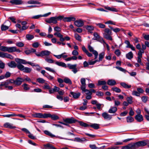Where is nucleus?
<instances>
[{
  "mask_svg": "<svg viewBox=\"0 0 149 149\" xmlns=\"http://www.w3.org/2000/svg\"><path fill=\"white\" fill-rule=\"evenodd\" d=\"M116 68L118 70L123 72H126V70L125 69L121 67L116 66Z\"/></svg>",
  "mask_w": 149,
  "mask_h": 149,
  "instance_id": "obj_61",
  "label": "nucleus"
},
{
  "mask_svg": "<svg viewBox=\"0 0 149 149\" xmlns=\"http://www.w3.org/2000/svg\"><path fill=\"white\" fill-rule=\"evenodd\" d=\"M128 144L130 149H137L139 147H143L146 145L147 143L145 141H141L136 143H131Z\"/></svg>",
  "mask_w": 149,
  "mask_h": 149,
  "instance_id": "obj_1",
  "label": "nucleus"
},
{
  "mask_svg": "<svg viewBox=\"0 0 149 149\" xmlns=\"http://www.w3.org/2000/svg\"><path fill=\"white\" fill-rule=\"evenodd\" d=\"M40 44L37 42H35L32 44V46L35 48H37L39 47Z\"/></svg>",
  "mask_w": 149,
  "mask_h": 149,
  "instance_id": "obj_46",
  "label": "nucleus"
},
{
  "mask_svg": "<svg viewBox=\"0 0 149 149\" xmlns=\"http://www.w3.org/2000/svg\"><path fill=\"white\" fill-rule=\"evenodd\" d=\"M126 58L129 59H130L133 57V54L131 52H130L126 54Z\"/></svg>",
  "mask_w": 149,
  "mask_h": 149,
  "instance_id": "obj_33",
  "label": "nucleus"
},
{
  "mask_svg": "<svg viewBox=\"0 0 149 149\" xmlns=\"http://www.w3.org/2000/svg\"><path fill=\"white\" fill-rule=\"evenodd\" d=\"M104 33L103 34H111V32L109 29L106 28L104 30Z\"/></svg>",
  "mask_w": 149,
  "mask_h": 149,
  "instance_id": "obj_47",
  "label": "nucleus"
},
{
  "mask_svg": "<svg viewBox=\"0 0 149 149\" xmlns=\"http://www.w3.org/2000/svg\"><path fill=\"white\" fill-rule=\"evenodd\" d=\"M64 82L66 84H71L72 82L71 80L69 78L66 77L64 79Z\"/></svg>",
  "mask_w": 149,
  "mask_h": 149,
  "instance_id": "obj_32",
  "label": "nucleus"
},
{
  "mask_svg": "<svg viewBox=\"0 0 149 149\" xmlns=\"http://www.w3.org/2000/svg\"><path fill=\"white\" fill-rule=\"evenodd\" d=\"M8 66L11 68H15L17 67V65L16 63L13 61H11L10 62L8 63Z\"/></svg>",
  "mask_w": 149,
  "mask_h": 149,
  "instance_id": "obj_18",
  "label": "nucleus"
},
{
  "mask_svg": "<svg viewBox=\"0 0 149 149\" xmlns=\"http://www.w3.org/2000/svg\"><path fill=\"white\" fill-rule=\"evenodd\" d=\"M107 84L110 86H113L116 84V82L114 79H109L107 82Z\"/></svg>",
  "mask_w": 149,
  "mask_h": 149,
  "instance_id": "obj_20",
  "label": "nucleus"
},
{
  "mask_svg": "<svg viewBox=\"0 0 149 149\" xmlns=\"http://www.w3.org/2000/svg\"><path fill=\"white\" fill-rule=\"evenodd\" d=\"M37 81L40 84L45 83V80L41 78H38L37 79Z\"/></svg>",
  "mask_w": 149,
  "mask_h": 149,
  "instance_id": "obj_41",
  "label": "nucleus"
},
{
  "mask_svg": "<svg viewBox=\"0 0 149 149\" xmlns=\"http://www.w3.org/2000/svg\"><path fill=\"white\" fill-rule=\"evenodd\" d=\"M89 147L91 149H97L98 148L95 144H90L89 145Z\"/></svg>",
  "mask_w": 149,
  "mask_h": 149,
  "instance_id": "obj_64",
  "label": "nucleus"
},
{
  "mask_svg": "<svg viewBox=\"0 0 149 149\" xmlns=\"http://www.w3.org/2000/svg\"><path fill=\"white\" fill-rule=\"evenodd\" d=\"M70 94L72 95L73 97L75 99L78 98L80 95V93H75L71 92Z\"/></svg>",
  "mask_w": 149,
  "mask_h": 149,
  "instance_id": "obj_22",
  "label": "nucleus"
},
{
  "mask_svg": "<svg viewBox=\"0 0 149 149\" xmlns=\"http://www.w3.org/2000/svg\"><path fill=\"white\" fill-rule=\"evenodd\" d=\"M55 64L59 66L63 67L66 68L67 67L66 64L65 63L62 62L56 61L55 62Z\"/></svg>",
  "mask_w": 149,
  "mask_h": 149,
  "instance_id": "obj_27",
  "label": "nucleus"
},
{
  "mask_svg": "<svg viewBox=\"0 0 149 149\" xmlns=\"http://www.w3.org/2000/svg\"><path fill=\"white\" fill-rule=\"evenodd\" d=\"M51 54V52L47 50L42 51L41 52V54L42 55V57H43V56H47Z\"/></svg>",
  "mask_w": 149,
  "mask_h": 149,
  "instance_id": "obj_19",
  "label": "nucleus"
},
{
  "mask_svg": "<svg viewBox=\"0 0 149 149\" xmlns=\"http://www.w3.org/2000/svg\"><path fill=\"white\" fill-rule=\"evenodd\" d=\"M104 52H102L99 54V61H101L102 60L103 58H104Z\"/></svg>",
  "mask_w": 149,
  "mask_h": 149,
  "instance_id": "obj_37",
  "label": "nucleus"
},
{
  "mask_svg": "<svg viewBox=\"0 0 149 149\" xmlns=\"http://www.w3.org/2000/svg\"><path fill=\"white\" fill-rule=\"evenodd\" d=\"M45 147L47 148V149H56L51 144L48 143L45 146Z\"/></svg>",
  "mask_w": 149,
  "mask_h": 149,
  "instance_id": "obj_42",
  "label": "nucleus"
},
{
  "mask_svg": "<svg viewBox=\"0 0 149 149\" xmlns=\"http://www.w3.org/2000/svg\"><path fill=\"white\" fill-rule=\"evenodd\" d=\"M96 40H97V41H99V42H101V43H102L103 44H106L105 42L103 40V38L100 36L99 38L97 39Z\"/></svg>",
  "mask_w": 149,
  "mask_h": 149,
  "instance_id": "obj_55",
  "label": "nucleus"
},
{
  "mask_svg": "<svg viewBox=\"0 0 149 149\" xmlns=\"http://www.w3.org/2000/svg\"><path fill=\"white\" fill-rule=\"evenodd\" d=\"M127 121V123H132L134 121V119L131 116H128L126 118Z\"/></svg>",
  "mask_w": 149,
  "mask_h": 149,
  "instance_id": "obj_35",
  "label": "nucleus"
},
{
  "mask_svg": "<svg viewBox=\"0 0 149 149\" xmlns=\"http://www.w3.org/2000/svg\"><path fill=\"white\" fill-rule=\"evenodd\" d=\"M132 94L133 95L139 97L140 96L139 93L138 91H134L132 92Z\"/></svg>",
  "mask_w": 149,
  "mask_h": 149,
  "instance_id": "obj_48",
  "label": "nucleus"
},
{
  "mask_svg": "<svg viewBox=\"0 0 149 149\" xmlns=\"http://www.w3.org/2000/svg\"><path fill=\"white\" fill-rule=\"evenodd\" d=\"M120 84L123 88L126 89L130 88L131 87V85H128L124 82L120 83Z\"/></svg>",
  "mask_w": 149,
  "mask_h": 149,
  "instance_id": "obj_24",
  "label": "nucleus"
},
{
  "mask_svg": "<svg viewBox=\"0 0 149 149\" xmlns=\"http://www.w3.org/2000/svg\"><path fill=\"white\" fill-rule=\"evenodd\" d=\"M16 45L17 46L19 47H22L24 46L23 43L20 42H17L16 43Z\"/></svg>",
  "mask_w": 149,
  "mask_h": 149,
  "instance_id": "obj_56",
  "label": "nucleus"
},
{
  "mask_svg": "<svg viewBox=\"0 0 149 149\" xmlns=\"http://www.w3.org/2000/svg\"><path fill=\"white\" fill-rule=\"evenodd\" d=\"M106 84V82L105 81L99 80L98 81L97 85L100 86L105 85Z\"/></svg>",
  "mask_w": 149,
  "mask_h": 149,
  "instance_id": "obj_44",
  "label": "nucleus"
},
{
  "mask_svg": "<svg viewBox=\"0 0 149 149\" xmlns=\"http://www.w3.org/2000/svg\"><path fill=\"white\" fill-rule=\"evenodd\" d=\"M77 57L75 56H74L68 58L65 60L66 61H69L71 60H76L77 59Z\"/></svg>",
  "mask_w": 149,
  "mask_h": 149,
  "instance_id": "obj_28",
  "label": "nucleus"
},
{
  "mask_svg": "<svg viewBox=\"0 0 149 149\" xmlns=\"http://www.w3.org/2000/svg\"><path fill=\"white\" fill-rule=\"evenodd\" d=\"M26 38L28 40H31L34 38L33 35L31 34H27L26 35Z\"/></svg>",
  "mask_w": 149,
  "mask_h": 149,
  "instance_id": "obj_45",
  "label": "nucleus"
},
{
  "mask_svg": "<svg viewBox=\"0 0 149 149\" xmlns=\"http://www.w3.org/2000/svg\"><path fill=\"white\" fill-rule=\"evenodd\" d=\"M96 25L101 28H104L106 26L104 24L101 23H96Z\"/></svg>",
  "mask_w": 149,
  "mask_h": 149,
  "instance_id": "obj_51",
  "label": "nucleus"
},
{
  "mask_svg": "<svg viewBox=\"0 0 149 149\" xmlns=\"http://www.w3.org/2000/svg\"><path fill=\"white\" fill-rule=\"evenodd\" d=\"M135 118L138 122H141L143 120V116L141 114H137L135 116Z\"/></svg>",
  "mask_w": 149,
  "mask_h": 149,
  "instance_id": "obj_15",
  "label": "nucleus"
},
{
  "mask_svg": "<svg viewBox=\"0 0 149 149\" xmlns=\"http://www.w3.org/2000/svg\"><path fill=\"white\" fill-rule=\"evenodd\" d=\"M45 61L49 63H54V61L51 59L46 58L45 59Z\"/></svg>",
  "mask_w": 149,
  "mask_h": 149,
  "instance_id": "obj_62",
  "label": "nucleus"
},
{
  "mask_svg": "<svg viewBox=\"0 0 149 149\" xmlns=\"http://www.w3.org/2000/svg\"><path fill=\"white\" fill-rule=\"evenodd\" d=\"M54 30L56 32H60L61 29L60 27L58 26H56L54 28Z\"/></svg>",
  "mask_w": 149,
  "mask_h": 149,
  "instance_id": "obj_59",
  "label": "nucleus"
},
{
  "mask_svg": "<svg viewBox=\"0 0 149 149\" xmlns=\"http://www.w3.org/2000/svg\"><path fill=\"white\" fill-rule=\"evenodd\" d=\"M117 109L116 107H113L111 108L109 110V112L110 113H114L117 111Z\"/></svg>",
  "mask_w": 149,
  "mask_h": 149,
  "instance_id": "obj_34",
  "label": "nucleus"
},
{
  "mask_svg": "<svg viewBox=\"0 0 149 149\" xmlns=\"http://www.w3.org/2000/svg\"><path fill=\"white\" fill-rule=\"evenodd\" d=\"M3 126L5 128L10 129H14L16 127H15L13 126L12 124L9 123H5L4 124Z\"/></svg>",
  "mask_w": 149,
  "mask_h": 149,
  "instance_id": "obj_21",
  "label": "nucleus"
},
{
  "mask_svg": "<svg viewBox=\"0 0 149 149\" xmlns=\"http://www.w3.org/2000/svg\"><path fill=\"white\" fill-rule=\"evenodd\" d=\"M74 37L75 38L79 41H81V37L77 34H75Z\"/></svg>",
  "mask_w": 149,
  "mask_h": 149,
  "instance_id": "obj_52",
  "label": "nucleus"
},
{
  "mask_svg": "<svg viewBox=\"0 0 149 149\" xmlns=\"http://www.w3.org/2000/svg\"><path fill=\"white\" fill-rule=\"evenodd\" d=\"M89 126L95 130H97L100 128V125L97 123L91 124L89 125Z\"/></svg>",
  "mask_w": 149,
  "mask_h": 149,
  "instance_id": "obj_23",
  "label": "nucleus"
},
{
  "mask_svg": "<svg viewBox=\"0 0 149 149\" xmlns=\"http://www.w3.org/2000/svg\"><path fill=\"white\" fill-rule=\"evenodd\" d=\"M45 68L46 70L53 73H55L56 72L55 71V70L54 69L51 68H50L45 67Z\"/></svg>",
  "mask_w": 149,
  "mask_h": 149,
  "instance_id": "obj_54",
  "label": "nucleus"
},
{
  "mask_svg": "<svg viewBox=\"0 0 149 149\" xmlns=\"http://www.w3.org/2000/svg\"><path fill=\"white\" fill-rule=\"evenodd\" d=\"M67 65L68 67L70 69L72 70V71L74 74L76 73L78 71V70L77 68V64L72 65L70 64H68Z\"/></svg>",
  "mask_w": 149,
  "mask_h": 149,
  "instance_id": "obj_4",
  "label": "nucleus"
},
{
  "mask_svg": "<svg viewBox=\"0 0 149 149\" xmlns=\"http://www.w3.org/2000/svg\"><path fill=\"white\" fill-rule=\"evenodd\" d=\"M68 140L74 141H77L79 142H82L86 141V139L84 138H80L78 137L75 138L74 140L72 139H68Z\"/></svg>",
  "mask_w": 149,
  "mask_h": 149,
  "instance_id": "obj_13",
  "label": "nucleus"
},
{
  "mask_svg": "<svg viewBox=\"0 0 149 149\" xmlns=\"http://www.w3.org/2000/svg\"><path fill=\"white\" fill-rule=\"evenodd\" d=\"M27 3L29 4H40L41 3L38 0H31L28 1Z\"/></svg>",
  "mask_w": 149,
  "mask_h": 149,
  "instance_id": "obj_25",
  "label": "nucleus"
},
{
  "mask_svg": "<svg viewBox=\"0 0 149 149\" xmlns=\"http://www.w3.org/2000/svg\"><path fill=\"white\" fill-rule=\"evenodd\" d=\"M33 117L40 118H46V113L42 114L40 113H37L33 115Z\"/></svg>",
  "mask_w": 149,
  "mask_h": 149,
  "instance_id": "obj_6",
  "label": "nucleus"
},
{
  "mask_svg": "<svg viewBox=\"0 0 149 149\" xmlns=\"http://www.w3.org/2000/svg\"><path fill=\"white\" fill-rule=\"evenodd\" d=\"M132 97L131 96L128 97L127 98L126 100L129 104H132Z\"/></svg>",
  "mask_w": 149,
  "mask_h": 149,
  "instance_id": "obj_53",
  "label": "nucleus"
},
{
  "mask_svg": "<svg viewBox=\"0 0 149 149\" xmlns=\"http://www.w3.org/2000/svg\"><path fill=\"white\" fill-rule=\"evenodd\" d=\"M54 35L59 38L63 36V35L60 33V32H56L54 33Z\"/></svg>",
  "mask_w": 149,
  "mask_h": 149,
  "instance_id": "obj_60",
  "label": "nucleus"
},
{
  "mask_svg": "<svg viewBox=\"0 0 149 149\" xmlns=\"http://www.w3.org/2000/svg\"><path fill=\"white\" fill-rule=\"evenodd\" d=\"M84 21L81 19H79L75 20L74 22V24L78 27H81L84 25Z\"/></svg>",
  "mask_w": 149,
  "mask_h": 149,
  "instance_id": "obj_5",
  "label": "nucleus"
},
{
  "mask_svg": "<svg viewBox=\"0 0 149 149\" xmlns=\"http://www.w3.org/2000/svg\"><path fill=\"white\" fill-rule=\"evenodd\" d=\"M15 47H8L7 52L10 53L15 52Z\"/></svg>",
  "mask_w": 149,
  "mask_h": 149,
  "instance_id": "obj_29",
  "label": "nucleus"
},
{
  "mask_svg": "<svg viewBox=\"0 0 149 149\" xmlns=\"http://www.w3.org/2000/svg\"><path fill=\"white\" fill-rule=\"evenodd\" d=\"M80 125L82 127H87L89 126V125L87 124L86 123L83 122L82 121H80L79 122Z\"/></svg>",
  "mask_w": 149,
  "mask_h": 149,
  "instance_id": "obj_43",
  "label": "nucleus"
},
{
  "mask_svg": "<svg viewBox=\"0 0 149 149\" xmlns=\"http://www.w3.org/2000/svg\"><path fill=\"white\" fill-rule=\"evenodd\" d=\"M43 88L44 89H48L49 90V89H50L51 87L48 84L45 83L44 85L43 86Z\"/></svg>",
  "mask_w": 149,
  "mask_h": 149,
  "instance_id": "obj_50",
  "label": "nucleus"
},
{
  "mask_svg": "<svg viewBox=\"0 0 149 149\" xmlns=\"http://www.w3.org/2000/svg\"><path fill=\"white\" fill-rule=\"evenodd\" d=\"M85 28L90 33H92V31H93L94 29V27L92 26H85Z\"/></svg>",
  "mask_w": 149,
  "mask_h": 149,
  "instance_id": "obj_30",
  "label": "nucleus"
},
{
  "mask_svg": "<svg viewBox=\"0 0 149 149\" xmlns=\"http://www.w3.org/2000/svg\"><path fill=\"white\" fill-rule=\"evenodd\" d=\"M88 48L89 51L91 52H92L93 54L95 52H97V51L94 50L93 48L90 45H88Z\"/></svg>",
  "mask_w": 149,
  "mask_h": 149,
  "instance_id": "obj_49",
  "label": "nucleus"
},
{
  "mask_svg": "<svg viewBox=\"0 0 149 149\" xmlns=\"http://www.w3.org/2000/svg\"><path fill=\"white\" fill-rule=\"evenodd\" d=\"M10 3L13 5H19L23 3V2L22 0H11Z\"/></svg>",
  "mask_w": 149,
  "mask_h": 149,
  "instance_id": "obj_9",
  "label": "nucleus"
},
{
  "mask_svg": "<svg viewBox=\"0 0 149 149\" xmlns=\"http://www.w3.org/2000/svg\"><path fill=\"white\" fill-rule=\"evenodd\" d=\"M111 34H103V36L106 39L109 40H112V38L111 35Z\"/></svg>",
  "mask_w": 149,
  "mask_h": 149,
  "instance_id": "obj_31",
  "label": "nucleus"
},
{
  "mask_svg": "<svg viewBox=\"0 0 149 149\" xmlns=\"http://www.w3.org/2000/svg\"><path fill=\"white\" fill-rule=\"evenodd\" d=\"M102 117L104 119L110 120L112 118V116L111 115L107 113L104 112L102 114Z\"/></svg>",
  "mask_w": 149,
  "mask_h": 149,
  "instance_id": "obj_14",
  "label": "nucleus"
},
{
  "mask_svg": "<svg viewBox=\"0 0 149 149\" xmlns=\"http://www.w3.org/2000/svg\"><path fill=\"white\" fill-rule=\"evenodd\" d=\"M44 133L50 136L51 137H55V136L52 134L50 132L47 130L44 131Z\"/></svg>",
  "mask_w": 149,
  "mask_h": 149,
  "instance_id": "obj_39",
  "label": "nucleus"
},
{
  "mask_svg": "<svg viewBox=\"0 0 149 149\" xmlns=\"http://www.w3.org/2000/svg\"><path fill=\"white\" fill-rule=\"evenodd\" d=\"M137 91L139 93V94H140V93H143L144 92V90H143V89L140 88V87H138V88H137Z\"/></svg>",
  "mask_w": 149,
  "mask_h": 149,
  "instance_id": "obj_58",
  "label": "nucleus"
},
{
  "mask_svg": "<svg viewBox=\"0 0 149 149\" xmlns=\"http://www.w3.org/2000/svg\"><path fill=\"white\" fill-rule=\"evenodd\" d=\"M0 57L3 58H6L10 59H13L14 58L13 57L11 54L1 52H0Z\"/></svg>",
  "mask_w": 149,
  "mask_h": 149,
  "instance_id": "obj_3",
  "label": "nucleus"
},
{
  "mask_svg": "<svg viewBox=\"0 0 149 149\" xmlns=\"http://www.w3.org/2000/svg\"><path fill=\"white\" fill-rule=\"evenodd\" d=\"M148 97L146 96H142L141 98L142 101L144 103L146 102L148 100Z\"/></svg>",
  "mask_w": 149,
  "mask_h": 149,
  "instance_id": "obj_57",
  "label": "nucleus"
},
{
  "mask_svg": "<svg viewBox=\"0 0 149 149\" xmlns=\"http://www.w3.org/2000/svg\"><path fill=\"white\" fill-rule=\"evenodd\" d=\"M22 86L23 87L25 91H28L30 89L29 85L26 84H24L22 85Z\"/></svg>",
  "mask_w": 149,
  "mask_h": 149,
  "instance_id": "obj_36",
  "label": "nucleus"
},
{
  "mask_svg": "<svg viewBox=\"0 0 149 149\" xmlns=\"http://www.w3.org/2000/svg\"><path fill=\"white\" fill-rule=\"evenodd\" d=\"M67 124H72L75 123L77 121L76 120L73 118H67L63 120Z\"/></svg>",
  "mask_w": 149,
  "mask_h": 149,
  "instance_id": "obj_10",
  "label": "nucleus"
},
{
  "mask_svg": "<svg viewBox=\"0 0 149 149\" xmlns=\"http://www.w3.org/2000/svg\"><path fill=\"white\" fill-rule=\"evenodd\" d=\"M8 47L1 46L0 47V50L4 52H7Z\"/></svg>",
  "mask_w": 149,
  "mask_h": 149,
  "instance_id": "obj_40",
  "label": "nucleus"
},
{
  "mask_svg": "<svg viewBox=\"0 0 149 149\" xmlns=\"http://www.w3.org/2000/svg\"><path fill=\"white\" fill-rule=\"evenodd\" d=\"M104 8L106 10L112 11L117 12L118 10L116 8L113 7H110L109 6H105L104 7Z\"/></svg>",
  "mask_w": 149,
  "mask_h": 149,
  "instance_id": "obj_26",
  "label": "nucleus"
},
{
  "mask_svg": "<svg viewBox=\"0 0 149 149\" xmlns=\"http://www.w3.org/2000/svg\"><path fill=\"white\" fill-rule=\"evenodd\" d=\"M60 90V88L56 86H54L53 89L51 88L49 90L50 94H52L54 92H57Z\"/></svg>",
  "mask_w": 149,
  "mask_h": 149,
  "instance_id": "obj_16",
  "label": "nucleus"
},
{
  "mask_svg": "<svg viewBox=\"0 0 149 149\" xmlns=\"http://www.w3.org/2000/svg\"><path fill=\"white\" fill-rule=\"evenodd\" d=\"M46 22L48 23H53L54 24H56L57 22L56 17H51L46 20Z\"/></svg>",
  "mask_w": 149,
  "mask_h": 149,
  "instance_id": "obj_7",
  "label": "nucleus"
},
{
  "mask_svg": "<svg viewBox=\"0 0 149 149\" xmlns=\"http://www.w3.org/2000/svg\"><path fill=\"white\" fill-rule=\"evenodd\" d=\"M51 118V119L53 120H56L58 119V116L56 115H51L50 113H46V118Z\"/></svg>",
  "mask_w": 149,
  "mask_h": 149,
  "instance_id": "obj_11",
  "label": "nucleus"
},
{
  "mask_svg": "<svg viewBox=\"0 0 149 149\" xmlns=\"http://www.w3.org/2000/svg\"><path fill=\"white\" fill-rule=\"evenodd\" d=\"M8 23L9 26H6L4 25V24H2L1 26V29L2 31H5L8 29L9 26L11 25L10 22V21H6Z\"/></svg>",
  "mask_w": 149,
  "mask_h": 149,
  "instance_id": "obj_17",
  "label": "nucleus"
},
{
  "mask_svg": "<svg viewBox=\"0 0 149 149\" xmlns=\"http://www.w3.org/2000/svg\"><path fill=\"white\" fill-rule=\"evenodd\" d=\"M24 81V79L18 77L15 80V85L17 86H19Z\"/></svg>",
  "mask_w": 149,
  "mask_h": 149,
  "instance_id": "obj_8",
  "label": "nucleus"
},
{
  "mask_svg": "<svg viewBox=\"0 0 149 149\" xmlns=\"http://www.w3.org/2000/svg\"><path fill=\"white\" fill-rule=\"evenodd\" d=\"M115 53L117 56H118L120 55L121 52L119 49H117L115 51Z\"/></svg>",
  "mask_w": 149,
  "mask_h": 149,
  "instance_id": "obj_63",
  "label": "nucleus"
},
{
  "mask_svg": "<svg viewBox=\"0 0 149 149\" xmlns=\"http://www.w3.org/2000/svg\"><path fill=\"white\" fill-rule=\"evenodd\" d=\"M111 89L113 91L117 93H120L121 91V90L120 88L116 87H112Z\"/></svg>",
  "mask_w": 149,
  "mask_h": 149,
  "instance_id": "obj_38",
  "label": "nucleus"
},
{
  "mask_svg": "<svg viewBox=\"0 0 149 149\" xmlns=\"http://www.w3.org/2000/svg\"><path fill=\"white\" fill-rule=\"evenodd\" d=\"M76 18L73 17H70L64 18L63 21L64 22H70L71 21H75Z\"/></svg>",
  "mask_w": 149,
  "mask_h": 149,
  "instance_id": "obj_12",
  "label": "nucleus"
},
{
  "mask_svg": "<svg viewBox=\"0 0 149 149\" xmlns=\"http://www.w3.org/2000/svg\"><path fill=\"white\" fill-rule=\"evenodd\" d=\"M17 67L19 70L25 73H29L32 71L31 68L27 67H24L23 65L21 64H18Z\"/></svg>",
  "mask_w": 149,
  "mask_h": 149,
  "instance_id": "obj_2",
  "label": "nucleus"
}]
</instances>
